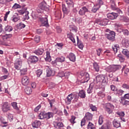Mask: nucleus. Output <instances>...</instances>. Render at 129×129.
<instances>
[{"label": "nucleus", "instance_id": "f257e3e1", "mask_svg": "<svg viewBox=\"0 0 129 129\" xmlns=\"http://www.w3.org/2000/svg\"><path fill=\"white\" fill-rule=\"evenodd\" d=\"M108 22H109V20L106 18L103 19H96L94 23L100 26V27H105L108 24Z\"/></svg>", "mask_w": 129, "mask_h": 129}, {"label": "nucleus", "instance_id": "f03ea898", "mask_svg": "<svg viewBox=\"0 0 129 129\" xmlns=\"http://www.w3.org/2000/svg\"><path fill=\"white\" fill-rule=\"evenodd\" d=\"M119 69H121V66L120 65H113L107 67L105 68V70L107 71V72H115L116 70H118Z\"/></svg>", "mask_w": 129, "mask_h": 129}, {"label": "nucleus", "instance_id": "7ed1b4c3", "mask_svg": "<svg viewBox=\"0 0 129 129\" xmlns=\"http://www.w3.org/2000/svg\"><path fill=\"white\" fill-rule=\"evenodd\" d=\"M96 79L97 83L100 82L102 84H104V85H106V84H107L108 81L103 75L97 76L96 77Z\"/></svg>", "mask_w": 129, "mask_h": 129}, {"label": "nucleus", "instance_id": "20e7f679", "mask_svg": "<svg viewBox=\"0 0 129 129\" xmlns=\"http://www.w3.org/2000/svg\"><path fill=\"white\" fill-rule=\"evenodd\" d=\"M80 75L81 76L84 77L83 79L81 81V83H85L89 81L90 77H89V74H88V73L82 72L80 73Z\"/></svg>", "mask_w": 129, "mask_h": 129}, {"label": "nucleus", "instance_id": "39448f33", "mask_svg": "<svg viewBox=\"0 0 129 129\" xmlns=\"http://www.w3.org/2000/svg\"><path fill=\"white\" fill-rule=\"evenodd\" d=\"M48 8L46 6V4L44 2H42L39 4L38 5V8L37 9V11L39 14H41L42 11H47Z\"/></svg>", "mask_w": 129, "mask_h": 129}, {"label": "nucleus", "instance_id": "423d86ee", "mask_svg": "<svg viewBox=\"0 0 129 129\" xmlns=\"http://www.w3.org/2000/svg\"><path fill=\"white\" fill-rule=\"evenodd\" d=\"M105 37L109 41L114 42V41H115V32L114 31H110L109 33L105 34Z\"/></svg>", "mask_w": 129, "mask_h": 129}, {"label": "nucleus", "instance_id": "0eeeda50", "mask_svg": "<svg viewBox=\"0 0 129 129\" xmlns=\"http://www.w3.org/2000/svg\"><path fill=\"white\" fill-rule=\"evenodd\" d=\"M39 21L42 27H46V28H48V27L50 26L49 23L48 22V17L40 18Z\"/></svg>", "mask_w": 129, "mask_h": 129}, {"label": "nucleus", "instance_id": "6e6552de", "mask_svg": "<svg viewBox=\"0 0 129 129\" xmlns=\"http://www.w3.org/2000/svg\"><path fill=\"white\" fill-rule=\"evenodd\" d=\"M104 106H105L106 108V111H107L108 113L110 114L112 112V109H114V106L110 103H108L105 104Z\"/></svg>", "mask_w": 129, "mask_h": 129}, {"label": "nucleus", "instance_id": "1a4fd4ad", "mask_svg": "<svg viewBox=\"0 0 129 129\" xmlns=\"http://www.w3.org/2000/svg\"><path fill=\"white\" fill-rule=\"evenodd\" d=\"M20 15H24V17H23L24 21H26V20H29L30 17H29V11H27V9L26 10H19L18 11Z\"/></svg>", "mask_w": 129, "mask_h": 129}, {"label": "nucleus", "instance_id": "9d476101", "mask_svg": "<svg viewBox=\"0 0 129 129\" xmlns=\"http://www.w3.org/2000/svg\"><path fill=\"white\" fill-rule=\"evenodd\" d=\"M13 35L9 34H6L5 35L2 36V40L3 41H1V45H6L7 43L6 42L8 39H10V38H12Z\"/></svg>", "mask_w": 129, "mask_h": 129}, {"label": "nucleus", "instance_id": "9b49d317", "mask_svg": "<svg viewBox=\"0 0 129 129\" xmlns=\"http://www.w3.org/2000/svg\"><path fill=\"white\" fill-rule=\"evenodd\" d=\"M62 10L64 16H67V15L70 13V9L64 4L62 5Z\"/></svg>", "mask_w": 129, "mask_h": 129}, {"label": "nucleus", "instance_id": "f8f14e48", "mask_svg": "<svg viewBox=\"0 0 129 129\" xmlns=\"http://www.w3.org/2000/svg\"><path fill=\"white\" fill-rule=\"evenodd\" d=\"M30 83V79L27 76L23 77L22 79V84L24 86H27Z\"/></svg>", "mask_w": 129, "mask_h": 129}, {"label": "nucleus", "instance_id": "ddd939ff", "mask_svg": "<svg viewBox=\"0 0 129 129\" xmlns=\"http://www.w3.org/2000/svg\"><path fill=\"white\" fill-rule=\"evenodd\" d=\"M29 60L31 63H37L39 61V58L36 55H31Z\"/></svg>", "mask_w": 129, "mask_h": 129}, {"label": "nucleus", "instance_id": "4468645a", "mask_svg": "<svg viewBox=\"0 0 129 129\" xmlns=\"http://www.w3.org/2000/svg\"><path fill=\"white\" fill-rule=\"evenodd\" d=\"M86 13H88V9L85 7H83L79 11L80 16H85Z\"/></svg>", "mask_w": 129, "mask_h": 129}, {"label": "nucleus", "instance_id": "2eb2a0df", "mask_svg": "<svg viewBox=\"0 0 129 129\" xmlns=\"http://www.w3.org/2000/svg\"><path fill=\"white\" fill-rule=\"evenodd\" d=\"M15 68L17 70H20L22 68V60L18 59L15 63Z\"/></svg>", "mask_w": 129, "mask_h": 129}, {"label": "nucleus", "instance_id": "dca6fc26", "mask_svg": "<svg viewBox=\"0 0 129 129\" xmlns=\"http://www.w3.org/2000/svg\"><path fill=\"white\" fill-rule=\"evenodd\" d=\"M117 17V14H115V13L114 12H112L111 13H109L107 14V18L110 20H114V19H116Z\"/></svg>", "mask_w": 129, "mask_h": 129}, {"label": "nucleus", "instance_id": "f3484780", "mask_svg": "<svg viewBox=\"0 0 129 129\" xmlns=\"http://www.w3.org/2000/svg\"><path fill=\"white\" fill-rule=\"evenodd\" d=\"M44 49L43 48H38V49L35 50L33 51V53L37 56H41V55H43L44 54Z\"/></svg>", "mask_w": 129, "mask_h": 129}, {"label": "nucleus", "instance_id": "a211bd4d", "mask_svg": "<svg viewBox=\"0 0 129 129\" xmlns=\"http://www.w3.org/2000/svg\"><path fill=\"white\" fill-rule=\"evenodd\" d=\"M2 110L4 112H7L10 110V105L8 103V102H5L4 103L2 106Z\"/></svg>", "mask_w": 129, "mask_h": 129}, {"label": "nucleus", "instance_id": "6ab92c4d", "mask_svg": "<svg viewBox=\"0 0 129 129\" xmlns=\"http://www.w3.org/2000/svg\"><path fill=\"white\" fill-rule=\"evenodd\" d=\"M67 58H69V60L72 62H75L76 60V56H75V54L72 52L70 53Z\"/></svg>", "mask_w": 129, "mask_h": 129}, {"label": "nucleus", "instance_id": "aec40b11", "mask_svg": "<svg viewBox=\"0 0 129 129\" xmlns=\"http://www.w3.org/2000/svg\"><path fill=\"white\" fill-rule=\"evenodd\" d=\"M55 75V71L48 69L46 71V76L47 77H50L51 76H54Z\"/></svg>", "mask_w": 129, "mask_h": 129}, {"label": "nucleus", "instance_id": "412c9836", "mask_svg": "<svg viewBox=\"0 0 129 129\" xmlns=\"http://www.w3.org/2000/svg\"><path fill=\"white\" fill-rule=\"evenodd\" d=\"M54 126L56 128H60V127H63L64 126V124L62 122H56L54 121L53 122Z\"/></svg>", "mask_w": 129, "mask_h": 129}, {"label": "nucleus", "instance_id": "4be33fe9", "mask_svg": "<svg viewBox=\"0 0 129 129\" xmlns=\"http://www.w3.org/2000/svg\"><path fill=\"white\" fill-rule=\"evenodd\" d=\"M72 95H73V93H71V94L69 95L66 99V103L67 104H70L71 103V101L72 99H73V97H72Z\"/></svg>", "mask_w": 129, "mask_h": 129}, {"label": "nucleus", "instance_id": "5701e85b", "mask_svg": "<svg viewBox=\"0 0 129 129\" xmlns=\"http://www.w3.org/2000/svg\"><path fill=\"white\" fill-rule=\"evenodd\" d=\"M78 96L81 98H85L86 97V93L84 90H82L79 91Z\"/></svg>", "mask_w": 129, "mask_h": 129}, {"label": "nucleus", "instance_id": "b1692460", "mask_svg": "<svg viewBox=\"0 0 129 129\" xmlns=\"http://www.w3.org/2000/svg\"><path fill=\"white\" fill-rule=\"evenodd\" d=\"M93 115L90 112H87L85 114V116L84 117L86 118L87 120H92Z\"/></svg>", "mask_w": 129, "mask_h": 129}, {"label": "nucleus", "instance_id": "393cba45", "mask_svg": "<svg viewBox=\"0 0 129 129\" xmlns=\"http://www.w3.org/2000/svg\"><path fill=\"white\" fill-rule=\"evenodd\" d=\"M41 122L39 120H35L32 123V125L33 127L38 128L41 125Z\"/></svg>", "mask_w": 129, "mask_h": 129}, {"label": "nucleus", "instance_id": "a878e982", "mask_svg": "<svg viewBox=\"0 0 129 129\" xmlns=\"http://www.w3.org/2000/svg\"><path fill=\"white\" fill-rule=\"evenodd\" d=\"M120 103H121L122 105H125V106H127V105H129V101L125 100L124 98H121V101H120Z\"/></svg>", "mask_w": 129, "mask_h": 129}, {"label": "nucleus", "instance_id": "bb28decb", "mask_svg": "<svg viewBox=\"0 0 129 129\" xmlns=\"http://www.w3.org/2000/svg\"><path fill=\"white\" fill-rule=\"evenodd\" d=\"M112 123L114 127H116V128L120 127V122L116 120V119H114L112 121Z\"/></svg>", "mask_w": 129, "mask_h": 129}, {"label": "nucleus", "instance_id": "cd10ccee", "mask_svg": "<svg viewBox=\"0 0 129 129\" xmlns=\"http://www.w3.org/2000/svg\"><path fill=\"white\" fill-rule=\"evenodd\" d=\"M55 62L56 63H57V62L63 63V62H65V57L60 56V57H56L55 59Z\"/></svg>", "mask_w": 129, "mask_h": 129}, {"label": "nucleus", "instance_id": "c85d7f7f", "mask_svg": "<svg viewBox=\"0 0 129 129\" xmlns=\"http://www.w3.org/2000/svg\"><path fill=\"white\" fill-rule=\"evenodd\" d=\"M77 40L78 47H79V49H81V50H82V49H83L84 45H83V44L81 43V41L79 40V38L78 37V36H77Z\"/></svg>", "mask_w": 129, "mask_h": 129}, {"label": "nucleus", "instance_id": "c756f323", "mask_svg": "<svg viewBox=\"0 0 129 129\" xmlns=\"http://www.w3.org/2000/svg\"><path fill=\"white\" fill-rule=\"evenodd\" d=\"M24 90L25 93H26V94L28 95H30V94L33 92V90H32V88H31L30 87H27Z\"/></svg>", "mask_w": 129, "mask_h": 129}, {"label": "nucleus", "instance_id": "7c9ffc66", "mask_svg": "<svg viewBox=\"0 0 129 129\" xmlns=\"http://www.w3.org/2000/svg\"><path fill=\"white\" fill-rule=\"evenodd\" d=\"M51 117H53V113L52 112L46 113L45 112L44 114V118L49 119V118H51Z\"/></svg>", "mask_w": 129, "mask_h": 129}, {"label": "nucleus", "instance_id": "2f4dec72", "mask_svg": "<svg viewBox=\"0 0 129 129\" xmlns=\"http://www.w3.org/2000/svg\"><path fill=\"white\" fill-rule=\"evenodd\" d=\"M69 28L71 32H75V33L77 32V27L75 26L74 25H70Z\"/></svg>", "mask_w": 129, "mask_h": 129}, {"label": "nucleus", "instance_id": "473e14b6", "mask_svg": "<svg viewBox=\"0 0 129 129\" xmlns=\"http://www.w3.org/2000/svg\"><path fill=\"white\" fill-rule=\"evenodd\" d=\"M66 2L68 6H70V7L74 8V2H73L72 0H66Z\"/></svg>", "mask_w": 129, "mask_h": 129}, {"label": "nucleus", "instance_id": "72a5a7b5", "mask_svg": "<svg viewBox=\"0 0 129 129\" xmlns=\"http://www.w3.org/2000/svg\"><path fill=\"white\" fill-rule=\"evenodd\" d=\"M122 54L129 58V51L127 49H124L122 51Z\"/></svg>", "mask_w": 129, "mask_h": 129}, {"label": "nucleus", "instance_id": "f704fd0d", "mask_svg": "<svg viewBox=\"0 0 129 129\" xmlns=\"http://www.w3.org/2000/svg\"><path fill=\"white\" fill-rule=\"evenodd\" d=\"M117 57L120 62H124V60H125L124 58V56H123V55L122 54H118Z\"/></svg>", "mask_w": 129, "mask_h": 129}, {"label": "nucleus", "instance_id": "c9c22d12", "mask_svg": "<svg viewBox=\"0 0 129 129\" xmlns=\"http://www.w3.org/2000/svg\"><path fill=\"white\" fill-rule=\"evenodd\" d=\"M89 106L90 109H91L92 111H97V108L96 107V106L93 105V104H89Z\"/></svg>", "mask_w": 129, "mask_h": 129}, {"label": "nucleus", "instance_id": "e433bc0d", "mask_svg": "<svg viewBox=\"0 0 129 129\" xmlns=\"http://www.w3.org/2000/svg\"><path fill=\"white\" fill-rule=\"evenodd\" d=\"M26 27V25L24 23L20 22L18 24H17V28L21 30V29H24Z\"/></svg>", "mask_w": 129, "mask_h": 129}, {"label": "nucleus", "instance_id": "4c0bfd02", "mask_svg": "<svg viewBox=\"0 0 129 129\" xmlns=\"http://www.w3.org/2000/svg\"><path fill=\"white\" fill-rule=\"evenodd\" d=\"M93 67L95 70V71H96L97 72H98V71H99V66L98 65V63H97V62L93 63Z\"/></svg>", "mask_w": 129, "mask_h": 129}, {"label": "nucleus", "instance_id": "58836bf2", "mask_svg": "<svg viewBox=\"0 0 129 129\" xmlns=\"http://www.w3.org/2000/svg\"><path fill=\"white\" fill-rule=\"evenodd\" d=\"M103 5V1L102 0H98L97 4L95 5L99 9H100L101 6Z\"/></svg>", "mask_w": 129, "mask_h": 129}, {"label": "nucleus", "instance_id": "ea45409f", "mask_svg": "<svg viewBox=\"0 0 129 129\" xmlns=\"http://www.w3.org/2000/svg\"><path fill=\"white\" fill-rule=\"evenodd\" d=\"M87 129H95L94 124H93V123H92L91 122H89V123L87 125Z\"/></svg>", "mask_w": 129, "mask_h": 129}, {"label": "nucleus", "instance_id": "a19ab883", "mask_svg": "<svg viewBox=\"0 0 129 129\" xmlns=\"http://www.w3.org/2000/svg\"><path fill=\"white\" fill-rule=\"evenodd\" d=\"M45 112H41L39 113L38 115L39 119H44L45 118Z\"/></svg>", "mask_w": 129, "mask_h": 129}, {"label": "nucleus", "instance_id": "79ce46f5", "mask_svg": "<svg viewBox=\"0 0 129 129\" xmlns=\"http://www.w3.org/2000/svg\"><path fill=\"white\" fill-rule=\"evenodd\" d=\"M99 10V8H98L97 6L96 5H94V7L92 8L91 12L92 13H96L97 11Z\"/></svg>", "mask_w": 129, "mask_h": 129}, {"label": "nucleus", "instance_id": "37998d69", "mask_svg": "<svg viewBox=\"0 0 129 129\" xmlns=\"http://www.w3.org/2000/svg\"><path fill=\"white\" fill-rule=\"evenodd\" d=\"M45 60H46V61H48L49 62L51 61V56L50 55V52L49 51H46V57Z\"/></svg>", "mask_w": 129, "mask_h": 129}, {"label": "nucleus", "instance_id": "c03bdc74", "mask_svg": "<svg viewBox=\"0 0 129 129\" xmlns=\"http://www.w3.org/2000/svg\"><path fill=\"white\" fill-rule=\"evenodd\" d=\"M5 30L6 32H12V31H13V27H12V26L8 25L6 26V27L5 28Z\"/></svg>", "mask_w": 129, "mask_h": 129}, {"label": "nucleus", "instance_id": "a18cd8bd", "mask_svg": "<svg viewBox=\"0 0 129 129\" xmlns=\"http://www.w3.org/2000/svg\"><path fill=\"white\" fill-rule=\"evenodd\" d=\"M76 117L75 116H72L71 118L70 119V121L72 124H74V123H76V121H75V119Z\"/></svg>", "mask_w": 129, "mask_h": 129}, {"label": "nucleus", "instance_id": "49530a36", "mask_svg": "<svg viewBox=\"0 0 129 129\" xmlns=\"http://www.w3.org/2000/svg\"><path fill=\"white\" fill-rule=\"evenodd\" d=\"M103 123V116L102 115H100L99 117L98 123L100 125H101Z\"/></svg>", "mask_w": 129, "mask_h": 129}, {"label": "nucleus", "instance_id": "de8ad7c7", "mask_svg": "<svg viewBox=\"0 0 129 129\" xmlns=\"http://www.w3.org/2000/svg\"><path fill=\"white\" fill-rule=\"evenodd\" d=\"M43 73V71L42 70H38L36 71V74L37 77H40L42 74Z\"/></svg>", "mask_w": 129, "mask_h": 129}, {"label": "nucleus", "instance_id": "09e8293b", "mask_svg": "<svg viewBox=\"0 0 129 129\" xmlns=\"http://www.w3.org/2000/svg\"><path fill=\"white\" fill-rule=\"evenodd\" d=\"M12 22H14V23H16L18 21H20V17H17L16 16L14 15L12 17Z\"/></svg>", "mask_w": 129, "mask_h": 129}, {"label": "nucleus", "instance_id": "8fccbe9b", "mask_svg": "<svg viewBox=\"0 0 129 129\" xmlns=\"http://www.w3.org/2000/svg\"><path fill=\"white\" fill-rule=\"evenodd\" d=\"M12 105L15 109H16L17 110H19V107H18V105L17 102H14L12 103Z\"/></svg>", "mask_w": 129, "mask_h": 129}, {"label": "nucleus", "instance_id": "3c124183", "mask_svg": "<svg viewBox=\"0 0 129 129\" xmlns=\"http://www.w3.org/2000/svg\"><path fill=\"white\" fill-rule=\"evenodd\" d=\"M27 69H23L20 70L21 75H25V74H27Z\"/></svg>", "mask_w": 129, "mask_h": 129}, {"label": "nucleus", "instance_id": "603ef678", "mask_svg": "<svg viewBox=\"0 0 129 129\" xmlns=\"http://www.w3.org/2000/svg\"><path fill=\"white\" fill-rule=\"evenodd\" d=\"M20 8H21V5H20L17 3H15L14 4V5L13 6L12 9L13 10H16L17 9H20Z\"/></svg>", "mask_w": 129, "mask_h": 129}, {"label": "nucleus", "instance_id": "864d4df0", "mask_svg": "<svg viewBox=\"0 0 129 129\" xmlns=\"http://www.w3.org/2000/svg\"><path fill=\"white\" fill-rule=\"evenodd\" d=\"M2 72L3 73H4V74H8L9 73V71H8V70L6 69V68H4V67H2Z\"/></svg>", "mask_w": 129, "mask_h": 129}, {"label": "nucleus", "instance_id": "5fc2aeb1", "mask_svg": "<svg viewBox=\"0 0 129 129\" xmlns=\"http://www.w3.org/2000/svg\"><path fill=\"white\" fill-rule=\"evenodd\" d=\"M1 123L4 124V125L3 124L1 125V126H2V127H6V126H8L9 122L1 120Z\"/></svg>", "mask_w": 129, "mask_h": 129}, {"label": "nucleus", "instance_id": "6e6d98bb", "mask_svg": "<svg viewBox=\"0 0 129 129\" xmlns=\"http://www.w3.org/2000/svg\"><path fill=\"white\" fill-rule=\"evenodd\" d=\"M41 37L39 36H36L35 37L34 40L35 41V42H36V43H39V42H40V40H41Z\"/></svg>", "mask_w": 129, "mask_h": 129}, {"label": "nucleus", "instance_id": "4d7b16f0", "mask_svg": "<svg viewBox=\"0 0 129 129\" xmlns=\"http://www.w3.org/2000/svg\"><path fill=\"white\" fill-rule=\"evenodd\" d=\"M97 94L98 96H101V97H104V96H105V94H104L103 92L101 91L98 92Z\"/></svg>", "mask_w": 129, "mask_h": 129}, {"label": "nucleus", "instance_id": "13d9d810", "mask_svg": "<svg viewBox=\"0 0 129 129\" xmlns=\"http://www.w3.org/2000/svg\"><path fill=\"white\" fill-rule=\"evenodd\" d=\"M64 78H69V77L70 76V73L69 72H67L66 73H63V75Z\"/></svg>", "mask_w": 129, "mask_h": 129}, {"label": "nucleus", "instance_id": "bf43d9fd", "mask_svg": "<svg viewBox=\"0 0 129 129\" xmlns=\"http://www.w3.org/2000/svg\"><path fill=\"white\" fill-rule=\"evenodd\" d=\"M93 87L91 86V85H90L89 88L87 89V93L90 94L92 93V89Z\"/></svg>", "mask_w": 129, "mask_h": 129}, {"label": "nucleus", "instance_id": "052dcab7", "mask_svg": "<svg viewBox=\"0 0 129 129\" xmlns=\"http://www.w3.org/2000/svg\"><path fill=\"white\" fill-rule=\"evenodd\" d=\"M117 45H115L114 46H112V49L114 51V53H117Z\"/></svg>", "mask_w": 129, "mask_h": 129}, {"label": "nucleus", "instance_id": "680f3d73", "mask_svg": "<svg viewBox=\"0 0 129 129\" xmlns=\"http://www.w3.org/2000/svg\"><path fill=\"white\" fill-rule=\"evenodd\" d=\"M110 89L112 91H117V89L116 88V87H115L113 85L110 86Z\"/></svg>", "mask_w": 129, "mask_h": 129}, {"label": "nucleus", "instance_id": "e2e57ef3", "mask_svg": "<svg viewBox=\"0 0 129 129\" xmlns=\"http://www.w3.org/2000/svg\"><path fill=\"white\" fill-rule=\"evenodd\" d=\"M85 122H86V120L85 119V118H84L82 119L81 122V126H84V125H85Z\"/></svg>", "mask_w": 129, "mask_h": 129}, {"label": "nucleus", "instance_id": "0e129e2a", "mask_svg": "<svg viewBox=\"0 0 129 129\" xmlns=\"http://www.w3.org/2000/svg\"><path fill=\"white\" fill-rule=\"evenodd\" d=\"M122 88H124L125 89H129V84H123L122 85Z\"/></svg>", "mask_w": 129, "mask_h": 129}, {"label": "nucleus", "instance_id": "69168bd1", "mask_svg": "<svg viewBox=\"0 0 129 129\" xmlns=\"http://www.w3.org/2000/svg\"><path fill=\"white\" fill-rule=\"evenodd\" d=\"M122 32L124 36H128V30L127 29L123 30Z\"/></svg>", "mask_w": 129, "mask_h": 129}, {"label": "nucleus", "instance_id": "338daca9", "mask_svg": "<svg viewBox=\"0 0 129 129\" xmlns=\"http://www.w3.org/2000/svg\"><path fill=\"white\" fill-rule=\"evenodd\" d=\"M55 114H58V115H62V111L55 110Z\"/></svg>", "mask_w": 129, "mask_h": 129}, {"label": "nucleus", "instance_id": "774afa93", "mask_svg": "<svg viewBox=\"0 0 129 129\" xmlns=\"http://www.w3.org/2000/svg\"><path fill=\"white\" fill-rule=\"evenodd\" d=\"M116 114L120 116H124V112H117Z\"/></svg>", "mask_w": 129, "mask_h": 129}]
</instances>
